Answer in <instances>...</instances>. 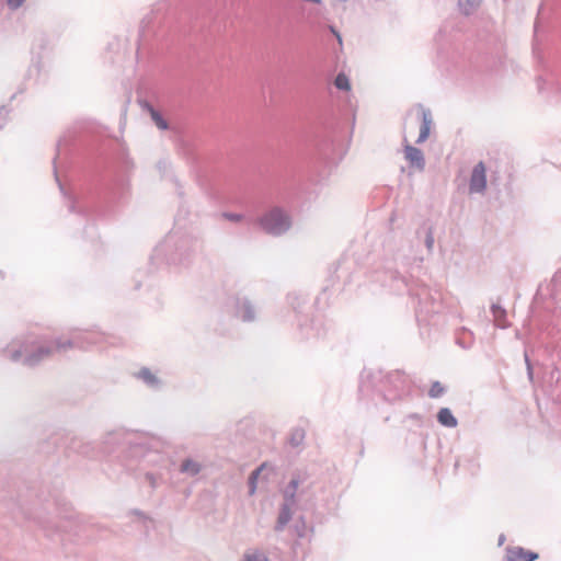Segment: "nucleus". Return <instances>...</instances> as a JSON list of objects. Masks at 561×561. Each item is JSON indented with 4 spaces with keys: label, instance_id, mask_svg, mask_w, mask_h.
<instances>
[{
    "label": "nucleus",
    "instance_id": "f257e3e1",
    "mask_svg": "<svg viewBox=\"0 0 561 561\" xmlns=\"http://www.w3.org/2000/svg\"><path fill=\"white\" fill-rule=\"evenodd\" d=\"M98 341L99 336L93 333H80L65 341L28 336L23 341L13 342L8 347L7 355L12 362L34 367L50 358L55 353H64L72 347L83 348L85 344H94Z\"/></svg>",
    "mask_w": 561,
    "mask_h": 561
},
{
    "label": "nucleus",
    "instance_id": "f03ea898",
    "mask_svg": "<svg viewBox=\"0 0 561 561\" xmlns=\"http://www.w3.org/2000/svg\"><path fill=\"white\" fill-rule=\"evenodd\" d=\"M257 224L264 232L278 237L290 229L291 219L282 208L273 207L257 219Z\"/></svg>",
    "mask_w": 561,
    "mask_h": 561
},
{
    "label": "nucleus",
    "instance_id": "7ed1b4c3",
    "mask_svg": "<svg viewBox=\"0 0 561 561\" xmlns=\"http://www.w3.org/2000/svg\"><path fill=\"white\" fill-rule=\"evenodd\" d=\"M486 188V171L482 161L477 163L471 172L469 181V192L471 194H481Z\"/></svg>",
    "mask_w": 561,
    "mask_h": 561
},
{
    "label": "nucleus",
    "instance_id": "20e7f679",
    "mask_svg": "<svg viewBox=\"0 0 561 561\" xmlns=\"http://www.w3.org/2000/svg\"><path fill=\"white\" fill-rule=\"evenodd\" d=\"M417 299L421 308L425 311V313L437 312L438 309L434 307V305L439 300L440 294L435 291L433 295L427 287L421 288L419 291L414 294Z\"/></svg>",
    "mask_w": 561,
    "mask_h": 561
},
{
    "label": "nucleus",
    "instance_id": "39448f33",
    "mask_svg": "<svg viewBox=\"0 0 561 561\" xmlns=\"http://www.w3.org/2000/svg\"><path fill=\"white\" fill-rule=\"evenodd\" d=\"M405 159L412 167H415L419 171H423L425 168V159L421 149L411 145L404 147Z\"/></svg>",
    "mask_w": 561,
    "mask_h": 561
},
{
    "label": "nucleus",
    "instance_id": "423d86ee",
    "mask_svg": "<svg viewBox=\"0 0 561 561\" xmlns=\"http://www.w3.org/2000/svg\"><path fill=\"white\" fill-rule=\"evenodd\" d=\"M538 559V554L525 550L522 547L507 548L506 561H535Z\"/></svg>",
    "mask_w": 561,
    "mask_h": 561
},
{
    "label": "nucleus",
    "instance_id": "0eeeda50",
    "mask_svg": "<svg viewBox=\"0 0 561 561\" xmlns=\"http://www.w3.org/2000/svg\"><path fill=\"white\" fill-rule=\"evenodd\" d=\"M421 112H422V123H421V127H420V134L416 139V144H422L428 138L431 128L433 125V118H432L431 111L422 107Z\"/></svg>",
    "mask_w": 561,
    "mask_h": 561
},
{
    "label": "nucleus",
    "instance_id": "6e6552de",
    "mask_svg": "<svg viewBox=\"0 0 561 561\" xmlns=\"http://www.w3.org/2000/svg\"><path fill=\"white\" fill-rule=\"evenodd\" d=\"M295 505H288L286 503H283L279 508L278 517L275 525L276 531H283L287 524L290 522L293 517V513L295 510Z\"/></svg>",
    "mask_w": 561,
    "mask_h": 561
},
{
    "label": "nucleus",
    "instance_id": "1a4fd4ad",
    "mask_svg": "<svg viewBox=\"0 0 561 561\" xmlns=\"http://www.w3.org/2000/svg\"><path fill=\"white\" fill-rule=\"evenodd\" d=\"M237 314L247 322L253 321L255 318L254 308L245 298L238 300Z\"/></svg>",
    "mask_w": 561,
    "mask_h": 561
},
{
    "label": "nucleus",
    "instance_id": "9d476101",
    "mask_svg": "<svg viewBox=\"0 0 561 561\" xmlns=\"http://www.w3.org/2000/svg\"><path fill=\"white\" fill-rule=\"evenodd\" d=\"M491 312L493 316L495 327L501 328V329H506L510 327V322L506 319L507 318L506 310L502 306H500L497 304H493L491 306Z\"/></svg>",
    "mask_w": 561,
    "mask_h": 561
},
{
    "label": "nucleus",
    "instance_id": "9b49d317",
    "mask_svg": "<svg viewBox=\"0 0 561 561\" xmlns=\"http://www.w3.org/2000/svg\"><path fill=\"white\" fill-rule=\"evenodd\" d=\"M202 463L195 459L186 458L182 461L180 466V472L187 474L190 477H195L202 471Z\"/></svg>",
    "mask_w": 561,
    "mask_h": 561
},
{
    "label": "nucleus",
    "instance_id": "f8f14e48",
    "mask_svg": "<svg viewBox=\"0 0 561 561\" xmlns=\"http://www.w3.org/2000/svg\"><path fill=\"white\" fill-rule=\"evenodd\" d=\"M299 486V480L297 478H293L290 482L285 488L283 495H284V502L288 505H297L296 501V493Z\"/></svg>",
    "mask_w": 561,
    "mask_h": 561
},
{
    "label": "nucleus",
    "instance_id": "ddd939ff",
    "mask_svg": "<svg viewBox=\"0 0 561 561\" xmlns=\"http://www.w3.org/2000/svg\"><path fill=\"white\" fill-rule=\"evenodd\" d=\"M437 421L446 427L454 428L457 426V419L453 415L448 408H442L437 413Z\"/></svg>",
    "mask_w": 561,
    "mask_h": 561
},
{
    "label": "nucleus",
    "instance_id": "4468645a",
    "mask_svg": "<svg viewBox=\"0 0 561 561\" xmlns=\"http://www.w3.org/2000/svg\"><path fill=\"white\" fill-rule=\"evenodd\" d=\"M138 378L141 379L150 388L158 389L161 386L160 379L148 368L140 369L138 373Z\"/></svg>",
    "mask_w": 561,
    "mask_h": 561
},
{
    "label": "nucleus",
    "instance_id": "2eb2a0df",
    "mask_svg": "<svg viewBox=\"0 0 561 561\" xmlns=\"http://www.w3.org/2000/svg\"><path fill=\"white\" fill-rule=\"evenodd\" d=\"M241 561H270L266 553L260 549H248Z\"/></svg>",
    "mask_w": 561,
    "mask_h": 561
},
{
    "label": "nucleus",
    "instance_id": "dca6fc26",
    "mask_svg": "<svg viewBox=\"0 0 561 561\" xmlns=\"http://www.w3.org/2000/svg\"><path fill=\"white\" fill-rule=\"evenodd\" d=\"M456 343L462 348H470L473 344L472 332L463 328L461 334L456 337Z\"/></svg>",
    "mask_w": 561,
    "mask_h": 561
},
{
    "label": "nucleus",
    "instance_id": "f3484780",
    "mask_svg": "<svg viewBox=\"0 0 561 561\" xmlns=\"http://www.w3.org/2000/svg\"><path fill=\"white\" fill-rule=\"evenodd\" d=\"M305 437H306L305 430L301 427H296L291 431L288 442H289L290 446L299 447L300 445H302Z\"/></svg>",
    "mask_w": 561,
    "mask_h": 561
},
{
    "label": "nucleus",
    "instance_id": "a211bd4d",
    "mask_svg": "<svg viewBox=\"0 0 561 561\" xmlns=\"http://www.w3.org/2000/svg\"><path fill=\"white\" fill-rule=\"evenodd\" d=\"M265 468V465H261L260 467H257L255 470H253L249 477V480H248V485H249V495H254V493L256 492V488H257V479H259V476L260 473L263 471V469Z\"/></svg>",
    "mask_w": 561,
    "mask_h": 561
},
{
    "label": "nucleus",
    "instance_id": "6ab92c4d",
    "mask_svg": "<svg viewBox=\"0 0 561 561\" xmlns=\"http://www.w3.org/2000/svg\"><path fill=\"white\" fill-rule=\"evenodd\" d=\"M480 4V0H459V8L466 15L472 13Z\"/></svg>",
    "mask_w": 561,
    "mask_h": 561
},
{
    "label": "nucleus",
    "instance_id": "aec40b11",
    "mask_svg": "<svg viewBox=\"0 0 561 561\" xmlns=\"http://www.w3.org/2000/svg\"><path fill=\"white\" fill-rule=\"evenodd\" d=\"M148 110L150 112V115H151V118L152 121L154 122V124L157 125V127L159 129H167L168 128V123L167 121L161 116V114L156 111L152 106L148 105Z\"/></svg>",
    "mask_w": 561,
    "mask_h": 561
},
{
    "label": "nucleus",
    "instance_id": "412c9836",
    "mask_svg": "<svg viewBox=\"0 0 561 561\" xmlns=\"http://www.w3.org/2000/svg\"><path fill=\"white\" fill-rule=\"evenodd\" d=\"M334 84L339 90H350L351 84L346 75L339 73L334 80Z\"/></svg>",
    "mask_w": 561,
    "mask_h": 561
},
{
    "label": "nucleus",
    "instance_id": "4be33fe9",
    "mask_svg": "<svg viewBox=\"0 0 561 561\" xmlns=\"http://www.w3.org/2000/svg\"><path fill=\"white\" fill-rule=\"evenodd\" d=\"M445 392L444 387L439 381H434L428 391L431 398H439Z\"/></svg>",
    "mask_w": 561,
    "mask_h": 561
},
{
    "label": "nucleus",
    "instance_id": "5701e85b",
    "mask_svg": "<svg viewBox=\"0 0 561 561\" xmlns=\"http://www.w3.org/2000/svg\"><path fill=\"white\" fill-rule=\"evenodd\" d=\"M145 480L152 489H154L158 485L159 477L154 473L148 472L145 474Z\"/></svg>",
    "mask_w": 561,
    "mask_h": 561
},
{
    "label": "nucleus",
    "instance_id": "b1692460",
    "mask_svg": "<svg viewBox=\"0 0 561 561\" xmlns=\"http://www.w3.org/2000/svg\"><path fill=\"white\" fill-rule=\"evenodd\" d=\"M434 234H433V231L432 229L430 228L426 232V238H425V245H426V249L428 251H432L433 248H434Z\"/></svg>",
    "mask_w": 561,
    "mask_h": 561
},
{
    "label": "nucleus",
    "instance_id": "393cba45",
    "mask_svg": "<svg viewBox=\"0 0 561 561\" xmlns=\"http://www.w3.org/2000/svg\"><path fill=\"white\" fill-rule=\"evenodd\" d=\"M222 217L234 222L241 221L243 219V215L236 213H224Z\"/></svg>",
    "mask_w": 561,
    "mask_h": 561
},
{
    "label": "nucleus",
    "instance_id": "a878e982",
    "mask_svg": "<svg viewBox=\"0 0 561 561\" xmlns=\"http://www.w3.org/2000/svg\"><path fill=\"white\" fill-rule=\"evenodd\" d=\"M25 0H7L8 7L12 10L19 9Z\"/></svg>",
    "mask_w": 561,
    "mask_h": 561
},
{
    "label": "nucleus",
    "instance_id": "bb28decb",
    "mask_svg": "<svg viewBox=\"0 0 561 561\" xmlns=\"http://www.w3.org/2000/svg\"><path fill=\"white\" fill-rule=\"evenodd\" d=\"M332 33L336 36L340 44H342V37L340 33H337L333 27H331Z\"/></svg>",
    "mask_w": 561,
    "mask_h": 561
},
{
    "label": "nucleus",
    "instance_id": "cd10ccee",
    "mask_svg": "<svg viewBox=\"0 0 561 561\" xmlns=\"http://www.w3.org/2000/svg\"><path fill=\"white\" fill-rule=\"evenodd\" d=\"M525 360H526L527 366H528V374H529V376H531V368H530L529 360H528L527 356L525 357Z\"/></svg>",
    "mask_w": 561,
    "mask_h": 561
},
{
    "label": "nucleus",
    "instance_id": "c85d7f7f",
    "mask_svg": "<svg viewBox=\"0 0 561 561\" xmlns=\"http://www.w3.org/2000/svg\"><path fill=\"white\" fill-rule=\"evenodd\" d=\"M504 541H505V537H504V535H501V536L499 537V545H500V546H501V545H503V543H504Z\"/></svg>",
    "mask_w": 561,
    "mask_h": 561
},
{
    "label": "nucleus",
    "instance_id": "c756f323",
    "mask_svg": "<svg viewBox=\"0 0 561 561\" xmlns=\"http://www.w3.org/2000/svg\"><path fill=\"white\" fill-rule=\"evenodd\" d=\"M297 535H298L299 537H302V536H304V530H302V529H301V530H300V529H299V530H297Z\"/></svg>",
    "mask_w": 561,
    "mask_h": 561
},
{
    "label": "nucleus",
    "instance_id": "7c9ffc66",
    "mask_svg": "<svg viewBox=\"0 0 561 561\" xmlns=\"http://www.w3.org/2000/svg\"><path fill=\"white\" fill-rule=\"evenodd\" d=\"M62 141H64L62 139H60V140L58 141V145H57V146H58V149L62 146Z\"/></svg>",
    "mask_w": 561,
    "mask_h": 561
}]
</instances>
